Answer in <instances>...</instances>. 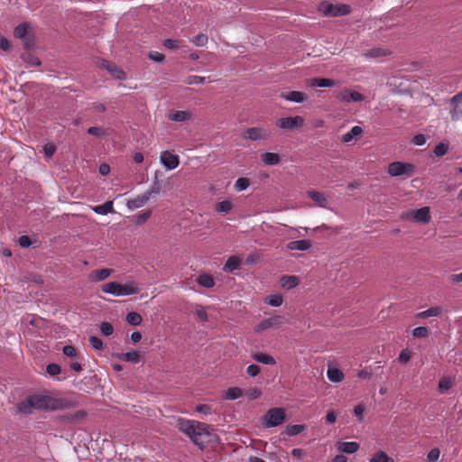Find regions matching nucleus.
Wrapping results in <instances>:
<instances>
[{
	"label": "nucleus",
	"instance_id": "nucleus-20",
	"mask_svg": "<svg viewBox=\"0 0 462 462\" xmlns=\"http://www.w3.org/2000/svg\"><path fill=\"white\" fill-rule=\"evenodd\" d=\"M281 97L287 101L294 102V103H302L307 98L306 95L303 92L296 91V90L290 91L287 93H282Z\"/></svg>",
	"mask_w": 462,
	"mask_h": 462
},
{
	"label": "nucleus",
	"instance_id": "nucleus-25",
	"mask_svg": "<svg viewBox=\"0 0 462 462\" xmlns=\"http://www.w3.org/2000/svg\"><path fill=\"white\" fill-rule=\"evenodd\" d=\"M327 376L333 383H341L345 378L344 373L337 367H328Z\"/></svg>",
	"mask_w": 462,
	"mask_h": 462
},
{
	"label": "nucleus",
	"instance_id": "nucleus-29",
	"mask_svg": "<svg viewBox=\"0 0 462 462\" xmlns=\"http://www.w3.org/2000/svg\"><path fill=\"white\" fill-rule=\"evenodd\" d=\"M454 385V378L450 376H443L439 379L438 384V390L439 393H444L449 389H451Z\"/></svg>",
	"mask_w": 462,
	"mask_h": 462
},
{
	"label": "nucleus",
	"instance_id": "nucleus-58",
	"mask_svg": "<svg viewBox=\"0 0 462 462\" xmlns=\"http://www.w3.org/2000/svg\"><path fill=\"white\" fill-rule=\"evenodd\" d=\"M149 58L156 62H162L164 60V55L159 51H151L149 53Z\"/></svg>",
	"mask_w": 462,
	"mask_h": 462
},
{
	"label": "nucleus",
	"instance_id": "nucleus-44",
	"mask_svg": "<svg viewBox=\"0 0 462 462\" xmlns=\"http://www.w3.org/2000/svg\"><path fill=\"white\" fill-rule=\"evenodd\" d=\"M250 185V180L247 178H238L235 182V189L236 191L245 190Z\"/></svg>",
	"mask_w": 462,
	"mask_h": 462
},
{
	"label": "nucleus",
	"instance_id": "nucleus-14",
	"mask_svg": "<svg viewBox=\"0 0 462 462\" xmlns=\"http://www.w3.org/2000/svg\"><path fill=\"white\" fill-rule=\"evenodd\" d=\"M193 428L194 433L190 434L189 438L195 444L200 445L203 443L202 437L208 434L207 425L205 423L195 421Z\"/></svg>",
	"mask_w": 462,
	"mask_h": 462
},
{
	"label": "nucleus",
	"instance_id": "nucleus-30",
	"mask_svg": "<svg viewBox=\"0 0 462 462\" xmlns=\"http://www.w3.org/2000/svg\"><path fill=\"white\" fill-rule=\"evenodd\" d=\"M261 157L265 165H277L281 162L279 154L274 152H264Z\"/></svg>",
	"mask_w": 462,
	"mask_h": 462
},
{
	"label": "nucleus",
	"instance_id": "nucleus-48",
	"mask_svg": "<svg viewBox=\"0 0 462 462\" xmlns=\"http://www.w3.org/2000/svg\"><path fill=\"white\" fill-rule=\"evenodd\" d=\"M28 34V28L25 24H19L14 29V35L20 39H24Z\"/></svg>",
	"mask_w": 462,
	"mask_h": 462
},
{
	"label": "nucleus",
	"instance_id": "nucleus-49",
	"mask_svg": "<svg viewBox=\"0 0 462 462\" xmlns=\"http://www.w3.org/2000/svg\"><path fill=\"white\" fill-rule=\"evenodd\" d=\"M440 456V450L438 448H434L427 454V462H437Z\"/></svg>",
	"mask_w": 462,
	"mask_h": 462
},
{
	"label": "nucleus",
	"instance_id": "nucleus-61",
	"mask_svg": "<svg viewBox=\"0 0 462 462\" xmlns=\"http://www.w3.org/2000/svg\"><path fill=\"white\" fill-rule=\"evenodd\" d=\"M88 134L93 136H102L105 134V131L101 127L92 126L88 129Z\"/></svg>",
	"mask_w": 462,
	"mask_h": 462
},
{
	"label": "nucleus",
	"instance_id": "nucleus-31",
	"mask_svg": "<svg viewBox=\"0 0 462 462\" xmlns=\"http://www.w3.org/2000/svg\"><path fill=\"white\" fill-rule=\"evenodd\" d=\"M94 212L99 215H107L114 212L113 201H106L102 205H97L93 208Z\"/></svg>",
	"mask_w": 462,
	"mask_h": 462
},
{
	"label": "nucleus",
	"instance_id": "nucleus-6",
	"mask_svg": "<svg viewBox=\"0 0 462 462\" xmlns=\"http://www.w3.org/2000/svg\"><path fill=\"white\" fill-rule=\"evenodd\" d=\"M304 124L305 120L300 116L282 117L276 121V125L279 128L288 131L302 127Z\"/></svg>",
	"mask_w": 462,
	"mask_h": 462
},
{
	"label": "nucleus",
	"instance_id": "nucleus-10",
	"mask_svg": "<svg viewBox=\"0 0 462 462\" xmlns=\"http://www.w3.org/2000/svg\"><path fill=\"white\" fill-rule=\"evenodd\" d=\"M283 322V318L282 316H273L268 319H263L257 326L254 328L255 332H261L269 328H278Z\"/></svg>",
	"mask_w": 462,
	"mask_h": 462
},
{
	"label": "nucleus",
	"instance_id": "nucleus-42",
	"mask_svg": "<svg viewBox=\"0 0 462 462\" xmlns=\"http://www.w3.org/2000/svg\"><path fill=\"white\" fill-rule=\"evenodd\" d=\"M190 42L197 47H205L208 42V37L205 33H199L197 36L190 39Z\"/></svg>",
	"mask_w": 462,
	"mask_h": 462
},
{
	"label": "nucleus",
	"instance_id": "nucleus-50",
	"mask_svg": "<svg viewBox=\"0 0 462 462\" xmlns=\"http://www.w3.org/2000/svg\"><path fill=\"white\" fill-rule=\"evenodd\" d=\"M448 151V146L446 143H440L434 148V154L437 157H441L445 155Z\"/></svg>",
	"mask_w": 462,
	"mask_h": 462
},
{
	"label": "nucleus",
	"instance_id": "nucleus-3",
	"mask_svg": "<svg viewBox=\"0 0 462 462\" xmlns=\"http://www.w3.org/2000/svg\"><path fill=\"white\" fill-rule=\"evenodd\" d=\"M319 11L327 16H343L351 13V7L346 4L333 5L324 1L320 3Z\"/></svg>",
	"mask_w": 462,
	"mask_h": 462
},
{
	"label": "nucleus",
	"instance_id": "nucleus-28",
	"mask_svg": "<svg viewBox=\"0 0 462 462\" xmlns=\"http://www.w3.org/2000/svg\"><path fill=\"white\" fill-rule=\"evenodd\" d=\"M359 443L351 441V442H338V449L341 452L353 454L356 453L359 449Z\"/></svg>",
	"mask_w": 462,
	"mask_h": 462
},
{
	"label": "nucleus",
	"instance_id": "nucleus-43",
	"mask_svg": "<svg viewBox=\"0 0 462 462\" xmlns=\"http://www.w3.org/2000/svg\"><path fill=\"white\" fill-rule=\"evenodd\" d=\"M126 321L132 326H138L142 323L143 318L139 313L132 311L126 315Z\"/></svg>",
	"mask_w": 462,
	"mask_h": 462
},
{
	"label": "nucleus",
	"instance_id": "nucleus-46",
	"mask_svg": "<svg viewBox=\"0 0 462 462\" xmlns=\"http://www.w3.org/2000/svg\"><path fill=\"white\" fill-rule=\"evenodd\" d=\"M152 216L151 210H144L136 215L135 224L143 225Z\"/></svg>",
	"mask_w": 462,
	"mask_h": 462
},
{
	"label": "nucleus",
	"instance_id": "nucleus-8",
	"mask_svg": "<svg viewBox=\"0 0 462 462\" xmlns=\"http://www.w3.org/2000/svg\"><path fill=\"white\" fill-rule=\"evenodd\" d=\"M402 217L412 218L419 223H429L430 221V212L428 207L420 209L411 210L402 215Z\"/></svg>",
	"mask_w": 462,
	"mask_h": 462
},
{
	"label": "nucleus",
	"instance_id": "nucleus-11",
	"mask_svg": "<svg viewBox=\"0 0 462 462\" xmlns=\"http://www.w3.org/2000/svg\"><path fill=\"white\" fill-rule=\"evenodd\" d=\"M160 160L162 165L167 170H174L176 169L180 164V159L178 155L171 153L168 151H163L161 152Z\"/></svg>",
	"mask_w": 462,
	"mask_h": 462
},
{
	"label": "nucleus",
	"instance_id": "nucleus-60",
	"mask_svg": "<svg viewBox=\"0 0 462 462\" xmlns=\"http://www.w3.org/2000/svg\"><path fill=\"white\" fill-rule=\"evenodd\" d=\"M62 352L65 356L73 357L77 355V350L73 346H65L62 348Z\"/></svg>",
	"mask_w": 462,
	"mask_h": 462
},
{
	"label": "nucleus",
	"instance_id": "nucleus-1",
	"mask_svg": "<svg viewBox=\"0 0 462 462\" xmlns=\"http://www.w3.org/2000/svg\"><path fill=\"white\" fill-rule=\"evenodd\" d=\"M77 406V402L69 398H54L49 395L34 394L17 404L19 412L30 414L33 410L58 411Z\"/></svg>",
	"mask_w": 462,
	"mask_h": 462
},
{
	"label": "nucleus",
	"instance_id": "nucleus-62",
	"mask_svg": "<svg viewBox=\"0 0 462 462\" xmlns=\"http://www.w3.org/2000/svg\"><path fill=\"white\" fill-rule=\"evenodd\" d=\"M425 143H426V138L421 134H418L414 135L412 138V143L417 146H421V145L425 144Z\"/></svg>",
	"mask_w": 462,
	"mask_h": 462
},
{
	"label": "nucleus",
	"instance_id": "nucleus-52",
	"mask_svg": "<svg viewBox=\"0 0 462 462\" xmlns=\"http://www.w3.org/2000/svg\"><path fill=\"white\" fill-rule=\"evenodd\" d=\"M100 331L104 336H111L114 332V328L111 323L109 322H102L100 324Z\"/></svg>",
	"mask_w": 462,
	"mask_h": 462
},
{
	"label": "nucleus",
	"instance_id": "nucleus-57",
	"mask_svg": "<svg viewBox=\"0 0 462 462\" xmlns=\"http://www.w3.org/2000/svg\"><path fill=\"white\" fill-rule=\"evenodd\" d=\"M196 411L204 414L209 415L212 413V408L208 404H199L196 407Z\"/></svg>",
	"mask_w": 462,
	"mask_h": 462
},
{
	"label": "nucleus",
	"instance_id": "nucleus-13",
	"mask_svg": "<svg viewBox=\"0 0 462 462\" xmlns=\"http://www.w3.org/2000/svg\"><path fill=\"white\" fill-rule=\"evenodd\" d=\"M100 67L106 69L111 74V76L116 79L124 80L126 79L125 73L115 63L109 60H102L100 62Z\"/></svg>",
	"mask_w": 462,
	"mask_h": 462
},
{
	"label": "nucleus",
	"instance_id": "nucleus-59",
	"mask_svg": "<svg viewBox=\"0 0 462 462\" xmlns=\"http://www.w3.org/2000/svg\"><path fill=\"white\" fill-rule=\"evenodd\" d=\"M411 357V353L409 349H403L399 355V361L402 363L408 362Z\"/></svg>",
	"mask_w": 462,
	"mask_h": 462
},
{
	"label": "nucleus",
	"instance_id": "nucleus-26",
	"mask_svg": "<svg viewBox=\"0 0 462 462\" xmlns=\"http://www.w3.org/2000/svg\"><path fill=\"white\" fill-rule=\"evenodd\" d=\"M252 357L254 361L263 364V365H273L276 364L275 359L271 355H268L265 353L257 352V353H254L252 356Z\"/></svg>",
	"mask_w": 462,
	"mask_h": 462
},
{
	"label": "nucleus",
	"instance_id": "nucleus-41",
	"mask_svg": "<svg viewBox=\"0 0 462 462\" xmlns=\"http://www.w3.org/2000/svg\"><path fill=\"white\" fill-rule=\"evenodd\" d=\"M264 302L273 307H280L283 302V299L280 294H273L266 297Z\"/></svg>",
	"mask_w": 462,
	"mask_h": 462
},
{
	"label": "nucleus",
	"instance_id": "nucleus-34",
	"mask_svg": "<svg viewBox=\"0 0 462 462\" xmlns=\"http://www.w3.org/2000/svg\"><path fill=\"white\" fill-rule=\"evenodd\" d=\"M306 429L304 424H290L286 426L285 433L288 436H295L303 432Z\"/></svg>",
	"mask_w": 462,
	"mask_h": 462
},
{
	"label": "nucleus",
	"instance_id": "nucleus-64",
	"mask_svg": "<svg viewBox=\"0 0 462 462\" xmlns=\"http://www.w3.org/2000/svg\"><path fill=\"white\" fill-rule=\"evenodd\" d=\"M261 395V391L257 388H252L247 392V396L250 400L257 399Z\"/></svg>",
	"mask_w": 462,
	"mask_h": 462
},
{
	"label": "nucleus",
	"instance_id": "nucleus-17",
	"mask_svg": "<svg viewBox=\"0 0 462 462\" xmlns=\"http://www.w3.org/2000/svg\"><path fill=\"white\" fill-rule=\"evenodd\" d=\"M300 283V278L295 275H283L280 279L282 288L291 290L297 287Z\"/></svg>",
	"mask_w": 462,
	"mask_h": 462
},
{
	"label": "nucleus",
	"instance_id": "nucleus-55",
	"mask_svg": "<svg viewBox=\"0 0 462 462\" xmlns=\"http://www.w3.org/2000/svg\"><path fill=\"white\" fill-rule=\"evenodd\" d=\"M160 191H161V187H160L159 183L156 181L144 193H145V195L149 196V199H150L152 196L159 194Z\"/></svg>",
	"mask_w": 462,
	"mask_h": 462
},
{
	"label": "nucleus",
	"instance_id": "nucleus-16",
	"mask_svg": "<svg viewBox=\"0 0 462 462\" xmlns=\"http://www.w3.org/2000/svg\"><path fill=\"white\" fill-rule=\"evenodd\" d=\"M114 357L133 364H137L141 360V355L135 350L128 351L126 353H117L113 355Z\"/></svg>",
	"mask_w": 462,
	"mask_h": 462
},
{
	"label": "nucleus",
	"instance_id": "nucleus-2",
	"mask_svg": "<svg viewBox=\"0 0 462 462\" xmlns=\"http://www.w3.org/2000/svg\"><path fill=\"white\" fill-rule=\"evenodd\" d=\"M101 291L116 297L135 295L140 292V288L135 282L120 284L116 282H106L102 285Z\"/></svg>",
	"mask_w": 462,
	"mask_h": 462
},
{
	"label": "nucleus",
	"instance_id": "nucleus-53",
	"mask_svg": "<svg viewBox=\"0 0 462 462\" xmlns=\"http://www.w3.org/2000/svg\"><path fill=\"white\" fill-rule=\"evenodd\" d=\"M88 340L93 348L97 350H102L104 348L103 341L99 337L91 336Z\"/></svg>",
	"mask_w": 462,
	"mask_h": 462
},
{
	"label": "nucleus",
	"instance_id": "nucleus-45",
	"mask_svg": "<svg viewBox=\"0 0 462 462\" xmlns=\"http://www.w3.org/2000/svg\"><path fill=\"white\" fill-rule=\"evenodd\" d=\"M430 335V329L427 327H418L412 330V336L416 338L427 337Z\"/></svg>",
	"mask_w": 462,
	"mask_h": 462
},
{
	"label": "nucleus",
	"instance_id": "nucleus-63",
	"mask_svg": "<svg viewBox=\"0 0 462 462\" xmlns=\"http://www.w3.org/2000/svg\"><path fill=\"white\" fill-rule=\"evenodd\" d=\"M259 372L260 368L256 365H250L246 368V373L252 377L256 376L259 374Z\"/></svg>",
	"mask_w": 462,
	"mask_h": 462
},
{
	"label": "nucleus",
	"instance_id": "nucleus-33",
	"mask_svg": "<svg viewBox=\"0 0 462 462\" xmlns=\"http://www.w3.org/2000/svg\"><path fill=\"white\" fill-rule=\"evenodd\" d=\"M242 395L243 390L241 388L230 387L225 392L223 398L226 400H236L240 398Z\"/></svg>",
	"mask_w": 462,
	"mask_h": 462
},
{
	"label": "nucleus",
	"instance_id": "nucleus-5",
	"mask_svg": "<svg viewBox=\"0 0 462 462\" xmlns=\"http://www.w3.org/2000/svg\"><path fill=\"white\" fill-rule=\"evenodd\" d=\"M415 172V166L409 162H393L388 166V173L392 177H400L402 175L411 176Z\"/></svg>",
	"mask_w": 462,
	"mask_h": 462
},
{
	"label": "nucleus",
	"instance_id": "nucleus-12",
	"mask_svg": "<svg viewBox=\"0 0 462 462\" xmlns=\"http://www.w3.org/2000/svg\"><path fill=\"white\" fill-rule=\"evenodd\" d=\"M242 136L251 141H261L267 138V132L262 127H250L243 133Z\"/></svg>",
	"mask_w": 462,
	"mask_h": 462
},
{
	"label": "nucleus",
	"instance_id": "nucleus-36",
	"mask_svg": "<svg viewBox=\"0 0 462 462\" xmlns=\"http://www.w3.org/2000/svg\"><path fill=\"white\" fill-rule=\"evenodd\" d=\"M194 420H180L179 422V428L181 431L186 433L189 437L190 434L194 433Z\"/></svg>",
	"mask_w": 462,
	"mask_h": 462
},
{
	"label": "nucleus",
	"instance_id": "nucleus-27",
	"mask_svg": "<svg viewBox=\"0 0 462 462\" xmlns=\"http://www.w3.org/2000/svg\"><path fill=\"white\" fill-rule=\"evenodd\" d=\"M112 270L111 269H98L95 270L90 273V280L93 282H100L106 280L109 275L111 274Z\"/></svg>",
	"mask_w": 462,
	"mask_h": 462
},
{
	"label": "nucleus",
	"instance_id": "nucleus-22",
	"mask_svg": "<svg viewBox=\"0 0 462 462\" xmlns=\"http://www.w3.org/2000/svg\"><path fill=\"white\" fill-rule=\"evenodd\" d=\"M363 128L361 126H353L348 132L342 134L341 141L343 143H350L353 139H357L361 136Z\"/></svg>",
	"mask_w": 462,
	"mask_h": 462
},
{
	"label": "nucleus",
	"instance_id": "nucleus-4",
	"mask_svg": "<svg viewBox=\"0 0 462 462\" xmlns=\"http://www.w3.org/2000/svg\"><path fill=\"white\" fill-rule=\"evenodd\" d=\"M286 419L283 408H272L264 415L263 424L265 428H273L284 422Z\"/></svg>",
	"mask_w": 462,
	"mask_h": 462
},
{
	"label": "nucleus",
	"instance_id": "nucleus-19",
	"mask_svg": "<svg viewBox=\"0 0 462 462\" xmlns=\"http://www.w3.org/2000/svg\"><path fill=\"white\" fill-rule=\"evenodd\" d=\"M311 241L309 239L291 241L287 244L289 250L307 251L311 247Z\"/></svg>",
	"mask_w": 462,
	"mask_h": 462
},
{
	"label": "nucleus",
	"instance_id": "nucleus-7",
	"mask_svg": "<svg viewBox=\"0 0 462 462\" xmlns=\"http://www.w3.org/2000/svg\"><path fill=\"white\" fill-rule=\"evenodd\" d=\"M450 117L452 121H458L462 118V91L456 94L450 99Z\"/></svg>",
	"mask_w": 462,
	"mask_h": 462
},
{
	"label": "nucleus",
	"instance_id": "nucleus-32",
	"mask_svg": "<svg viewBox=\"0 0 462 462\" xmlns=\"http://www.w3.org/2000/svg\"><path fill=\"white\" fill-rule=\"evenodd\" d=\"M197 282L199 285L205 287V288H212L215 285V281L213 277L210 274H200L197 278Z\"/></svg>",
	"mask_w": 462,
	"mask_h": 462
},
{
	"label": "nucleus",
	"instance_id": "nucleus-54",
	"mask_svg": "<svg viewBox=\"0 0 462 462\" xmlns=\"http://www.w3.org/2000/svg\"><path fill=\"white\" fill-rule=\"evenodd\" d=\"M55 151H56V146L53 143H46L43 146L44 155L48 159L52 157V155L54 154Z\"/></svg>",
	"mask_w": 462,
	"mask_h": 462
},
{
	"label": "nucleus",
	"instance_id": "nucleus-21",
	"mask_svg": "<svg viewBox=\"0 0 462 462\" xmlns=\"http://www.w3.org/2000/svg\"><path fill=\"white\" fill-rule=\"evenodd\" d=\"M168 118L171 121L182 123L192 118V114L189 111H172L168 115Z\"/></svg>",
	"mask_w": 462,
	"mask_h": 462
},
{
	"label": "nucleus",
	"instance_id": "nucleus-9",
	"mask_svg": "<svg viewBox=\"0 0 462 462\" xmlns=\"http://www.w3.org/2000/svg\"><path fill=\"white\" fill-rule=\"evenodd\" d=\"M337 98L345 103L350 102H362L365 100V96L361 93L351 90L349 88H344L337 95Z\"/></svg>",
	"mask_w": 462,
	"mask_h": 462
},
{
	"label": "nucleus",
	"instance_id": "nucleus-15",
	"mask_svg": "<svg viewBox=\"0 0 462 462\" xmlns=\"http://www.w3.org/2000/svg\"><path fill=\"white\" fill-rule=\"evenodd\" d=\"M307 195L315 202V204L318 207L328 208L329 197L326 195L324 192L317 190H309L307 192Z\"/></svg>",
	"mask_w": 462,
	"mask_h": 462
},
{
	"label": "nucleus",
	"instance_id": "nucleus-47",
	"mask_svg": "<svg viewBox=\"0 0 462 462\" xmlns=\"http://www.w3.org/2000/svg\"><path fill=\"white\" fill-rule=\"evenodd\" d=\"M205 82V78L197 76V75H190L186 78L185 83L188 85H198V84H203Z\"/></svg>",
	"mask_w": 462,
	"mask_h": 462
},
{
	"label": "nucleus",
	"instance_id": "nucleus-23",
	"mask_svg": "<svg viewBox=\"0 0 462 462\" xmlns=\"http://www.w3.org/2000/svg\"><path fill=\"white\" fill-rule=\"evenodd\" d=\"M241 263L242 261L238 256L232 255L226 260L223 267V271L226 273H233L234 271L240 268Z\"/></svg>",
	"mask_w": 462,
	"mask_h": 462
},
{
	"label": "nucleus",
	"instance_id": "nucleus-40",
	"mask_svg": "<svg viewBox=\"0 0 462 462\" xmlns=\"http://www.w3.org/2000/svg\"><path fill=\"white\" fill-rule=\"evenodd\" d=\"M370 462H393V459L390 457L384 451H377L373 455Z\"/></svg>",
	"mask_w": 462,
	"mask_h": 462
},
{
	"label": "nucleus",
	"instance_id": "nucleus-18",
	"mask_svg": "<svg viewBox=\"0 0 462 462\" xmlns=\"http://www.w3.org/2000/svg\"><path fill=\"white\" fill-rule=\"evenodd\" d=\"M149 200V196L145 195V193L143 192V194L138 195L137 197L132 199H129L126 203V206L129 209L133 210L144 206Z\"/></svg>",
	"mask_w": 462,
	"mask_h": 462
},
{
	"label": "nucleus",
	"instance_id": "nucleus-35",
	"mask_svg": "<svg viewBox=\"0 0 462 462\" xmlns=\"http://www.w3.org/2000/svg\"><path fill=\"white\" fill-rule=\"evenodd\" d=\"M163 46L170 50H178L186 47V44L182 40L166 39L163 42Z\"/></svg>",
	"mask_w": 462,
	"mask_h": 462
},
{
	"label": "nucleus",
	"instance_id": "nucleus-24",
	"mask_svg": "<svg viewBox=\"0 0 462 462\" xmlns=\"http://www.w3.org/2000/svg\"><path fill=\"white\" fill-rule=\"evenodd\" d=\"M442 308L440 306L430 307L428 310L419 312L415 315L417 319H427L430 317H439L442 314Z\"/></svg>",
	"mask_w": 462,
	"mask_h": 462
},
{
	"label": "nucleus",
	"instance_id": "nucleus-38",
	"mask_svg": "<svg viewBox=\"0 0 462 462\" xmlns=\"http://www.w3.org/2000/svg\"><path fill=\"white\" fill-rule=\"evenodd\" d=\"M337 85V82L333 79H314L312 80V87H319V88H331Z\"/></svg>",
	"mask_w": 462,
	"mask_h": 462
},
{
	"label": "nucleus",
	"instance_id": "nucleus-51",
	"mask_svg": "<svg viewBox=\"0 0 462 462\" xmlns=\"http://www.w3.org/2000/svg\"><path fill=\"white\" fill-rule=\"evenodd\" d=\"M195 314L198 316V318L202 321H207L208 319V315L205 309L201 306L197 304L195 306Z\"/></svg>",
	"mask_w": 462,
	"mask_h": 462
},
{
	"label": "nucleus",
	"instance_id": "nucleus-37",
	"mask_svg": "<svg viewBox=\"0 0 462 462\" xmlns=\"http://www.w3.org/2000/svg\"><path fill=\"white\" fill-rule=\"evenodd\" d=\"M364 55L365 58H379L390 55V51L382 48H374L366 51Z\"/></svg>",
	"mask_w": 462,
	"mask_h": 462
},
{
	"label": "nucleus",
	"instance_id": "nucleus-56",
	"mask_svg": "<svg viewBox=\"0 0 462 462\" xmlns=\"http://www.w3.org/2000/svg\"><path fill=\"white\" fill-rule=\"evenodd\" d=\"M61 368L57 364H50L46 366V372L51 376L59 374Z\"/></svg>",
	"mask_w": 462,
	"mask_h": 462
},
{
	"label": "nucleus",
	"instance_id": "nucleus-39",
	"mask_svg": "<svg viewBox=\"0 0 462 462\" xmlns=\"http://www.w3.org/2000/svg\"><path fill=\"white\" fill-rule=\"evenodd\" d=\"M233 209V204L229 200H223L216 205V211L222 214H227Z\"/></svg>",
	"mask_w": 462,
	"mask_h": 462
}]
</instances>
